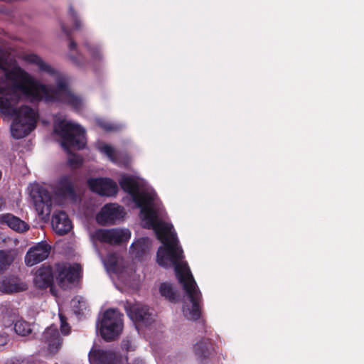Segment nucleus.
<instances>
[{"label": "nucleus", "mask_w": 364, "mask_h": 364, "mask_svg": "<svg viewBox=\"0 0 364 364\" xmlns=\"http://www.w3.org/2000/svg\"><path fill=\"white\" fill-rule=\"evenodd\" d=\"M119 184L140 209L142 226L153 230L157 240L161 242L156 252V262L162 267H173L188 301L183 305L184 316L188 320H198L201 315L202 294L188 263L182 261L183 251L173 225L163 220L165 211L156 193L152 188L143 187L129 174L121 175Z\"/></svg>", "instance_id": "f257e3e1"}, {"label": "nucleus", "mask_w": 364, "mask_h": 364, "mask_svg": "<svg viewBox=\"0 0 364 364\" xmlns=\"http://www.w3.org/2000/svg\"><path fill=\"white\" fill-rule=\"evenodd\" d=\"M53 132L60 138V145L69 155L68 163L70 166H80L82 164L81 157L72 152L70 147L83 149L86 144L85 130L78 124L60 119L53 125Z\"/></svg>", "instance_id": "f03ea898"}, {"label": "nucleus", "mask_w": 364, "mask_h": 364, "mask_svg": "<svg viewBox=\"0 0 364 364\" xmlns=\"http://www.w3.org/2000/svg\"><path fill=\"white\" fill-rule=\"evenodd\" d=\"M60 27L62 31L69 40L68 56L70 61L79 68H85L89 65L95 73H98L104 63L100 46L87 39L85 40L83 45L90 57V60H88L79 50L76 42L71 38L72 29L69 28L64 23H60Z\"/></svg>", "instance_id": "7ed1b4c3"}, {"label": "nucleus", "mask_w": 364, "mask_h": 364, "mask_svg": "<svg viewBox=\"0 0 364 364\" xmlns=\"http://www.w3.org/2000/svg\"><path fill=\"white\" fill-rule=\"evenodd\" d=\"M123 314L114 309H107L100 322H97L100 336L107 341L117 338L123 329Z\"/></svg>", "instance_id": "20e7f679"}, {"label": "nucleus", "mask_w": 364, "mask_h": 364, "mask_svg": "<svg viewBox=\"0 0 364 364\" xmlns=\"http://www.w3.org/2000/svg\"><path fill=\"white\" fill-rule=\"evenodd\" d=\"M54 267L55 277L61 288L67 287L68 284H73L80 277L81 267L79 264L58 262Z\"/></svg>", "instance_id": "39448f33"}, {"label": "nucleus", "mask_w": 364, "mask_h": 364, "mask_svg": "<svg viewBox=\"0 0 364 364\" xmlns=\"http://www.w3.org/2000/svg\"><path fill=\"white\" fill-rule=\"evenodd\" d=\"M30 196L39 215L50 214L53 198L46 188L40 185H35L31 190Z\"/></svg>", "instance_id": "423d86ee"}, {"label": "nucleus", "mask_w": 364, "mask_h": 364, "mask_svg": "<svg viewBox=\"0 0 364 364\" xmlns=\"http://www.w3.org/2000/svg\"><path fill=\"white\" fill-rule=\"evenodd\" d=\"M124 310L129 318L135 325L141 324L144 326L150 325L154 320V314L147 306L139 303L126 301L124 304ZM137 328V326H136Z\"/></svg>", "instance_id": "0eeeda50"}, {"label": "nucleus", "mask_w": 364, "mask_h": 364, "mask_svg": "<svg viewBox=\"0 0 364 364\" xmlns=\"http://www.w3.org/2000/svg\"><path fill=\"white\" fill-rule=\"evenodd\" d=\"M95 237L109 244H121L129 240L131 232L127 228L98 229L95 232Z\"/></svg>", "instance_id": "6e6552de"}, {"label": "nucleus", "mask_w": 364, "mask_h": 364, "mask_svg": "<svg viewBox=\"0 0 364 364\" xmlns=\"http://www.w3.org/2000/svg\"><path fill=\"white\" fill-rule=\"evenodd\" d=\"M87 183L92 192L102 196H114L118 191L117 183L109 178H90Z\"/></svg>", "instance_id": "1a4fd4ad"}, {"label": "nucleus", "mask_w": 364, "mask_h": 364, "mask_svg": "<svg viewBox=\"0 0 364 364\" xmlns=\"http://www.w3.org/2000/svg\"><path fill=\"white\" fill-rule=\"evenodd\" d=\"M125 215L124 208L117 203L105 204L96 216L98 223L113 225L122 220Z\"/></svg>", "instance_id": "9d476101"}, {"label": "nucleus", "mask_w": 364, "mask_h": 364, "mask_svg": "<svg viewBox=\"0 0 364 364\" xmlns=\"http://www.w3.org/2000/svg\"><path fill=\"white\" fill-rule=\"evenodd\" d=\"M50 245L46 241H41L30 247L25 256V263L32 267L48 258L50 252Z\"/></svg>", "instance_id": "9b49d317"}, {"label": "nucleus", "mask_w": 364, "mask_h": 364, "mask_svg": "<svg viewBox=\"0 0 364 364\" xmlns=\"http://www.w3.org/2000/svg\"><path fill=\"white\" fill-rule=\"evenodd\" d=\"M55 278V267L43 264L36 271L33 283L36 287L45 289L52 287Z\"/></svg>", "instance_id": "f8f14e48"}, {"label": "nucleus", "mask_w": 364, "mask_h": 364, "mask_svg": "<svg viewBox=\"0 0 364 364\" xmlns=\"http://www.w3.org/2000/svg\"><path fill=\"white\" fill-rule=\"evenodd\" d=\"M193 352L200 364H208L213 352L211 340L202 338L193 346Z\"/></svg>", "instance_id": "ddd939ff"}, {"label": "nucleus", "mask_w": 364, "mask_h": 364, "mask_svg": "<svg viewBox=\"0 0 364 364\" xmlns=\"http://www.w3.org/2000/svg\"><path fill=\"white\" fill-rule=\"evenodd\" d=\"M42 341L48 346V350L50 353L58 352L62 345V338L58 326L51 325L48 327L42 335Z\"/></svg>", "instance_id": "4468645a"}, {"label": "nucleus", "mask_w": 364, "mask_h": 364, "mask_svg": "<svg viewBox=\"0 0 364 364\" xmlns=\"http://www.w3.org/2000/svg\"><path fill=\"white\" fill-rule=\"evenodd\" d=\"M91 364H118L119 359L115 353L111 350L92 349L88 354Z\"/></svg>", "instance_id": "2eb2a0df"}, {"label": "nucleus", "mask_w": 364, "mask_h": 364, "mask_svg": "<svg viewBox=\"0 0 364 364\" xmlns=\"http://www.w3.org/2000/svg\"><path fill=\"white\" fill-rule=\"evenodd\" d=\"M52 226L56 233L60 235L67 234L73 228L71 220L64 211H57L53 214Z\"/></svg>", "instance_id": "dca6fc26"}, {"label": "nucleus", "mask_w": 364, "mask_h": 364, "mask_svg": "<svg viewBox=\"0 0 364 364\" xmlns=\"http://www.w3.org/2000/svg\"><path fill=\"white\" fill-rule=\"evenodd\" d=\"M151 247V240L148 237H143L132 243L129 252L135 259L142 261L144 257L149 254Z\"/></svg>", "instance_id": "f3484780"}, {"label": "nucleus", "mask_w": 364, "mask_h": 364, "mask_svg": "<svg viewBox=\"0 0 364 364\" xmlns=\"http://www.w3.org/2000/svg\"><path fill=\"white\" fill-rule=\"evenodd\" d=\"M0 225H6L18 232H23L29 229L26 222L11 213L0 214Z\"/></svg>", "instance_id": "a211bd4d"}, {"label": "nucleus", "mask_w": 364, "mask_h": 364, "mask_svg": "<svg viewBox=\"0 0 364 364\" xmlns=\"http://www.w3.org/2000/svg\"><path fill=\"white\" fill-rule=\"evenodd\" d=\"M56 191L60 196L75 198L76 193L75 183L71 176L63 175L59 177L56 183Z\"/></svg>", "instance_id": "6ab92c4d"}, {"label": "nucleus", "mask_w": 364, "mask_h": 364, "mask_svg": "<svg viewBox=\"0 0 364 364\" xmlns=\"http://www.w3.org/2000/svg\"><path fill=\"white\" fill-rule=\"evenodd\" d=\"M27 285L18 277H6L0 282V291L3 293L11 294L25 291Z\"/></svg>", "instance_id": "aec40b11"}, {"label": "nucleus", "mask_w": 364, "mask_h": 364, "mask_svg": "<svg viewBox=\"0 0 364 364\" xmlns=\"http://www.w3.org/2000/svg\"><path fill=\"white\" fill-rule=\"evenodd\" d=\"M18 311L10 302L0 304V319L5 327L11 326L17 320Z\"/></svg>", "instance_id": "412c9836"}, {"label": "nucleus", "mask_w": 364, "mask_h": 364, "mask_svg": "<svg viewBox=\"0 0 364 364\" xmlns=\"http://www.w3.org/2000/svg\"><path fill=\"white\" fill-rule=\"evenodd\" d=\"M161 295L171 303L178 301V296L170 283L163 282L159 287Z\"/></svg>", "instance_id": "4be33fe9"}, {"label": "nucleus", "mask_w": 364, "mask_h": 364, "mask_svg": "<svg viewBox=\"0 0 364 364\" xmlns=\"http://www.w3.org/2000/svg\"><path fill=\"white\" fill-rule=\"evenodd\" d=\"M14 325L15 332L21 336H26L32 333L31 324L23 319H17Z\"/></svg>", "instance_id": "5701e85b"}, {"label": "nucleus", "mask_w": 364, "mask_h": 364, "mask_svg": "<svg viewBox=\"0 0 364 364\" xmlns=\"http://www.w3.org/2000/svg\"><path fill=\"white\" fill-rule=\"evenodd\" d=\"M97 149L100 152L106 156L110 161L114 164L117 163V152L112 146L102 142L98 144Z\"/></svg>", "instance_id": "b1692460"}, {"label": "nucleus", "mask_w": 364, "mask_h": 364, "mask_svg": "<svg viewBox=\"0 0 364 364\" xmlns=\"http://www.w3.org/2000/svg\"><path fill=\"white\" fill-rule=\"evenodd\" d=\"M96 122L100 128L106 132H117L124 127L122 124L112 122L104 119H97Z\"/></svg>", "instance_id": "393cba45"}, {"label": "nucleus", "mask_w": 364, "mask_h": 364, "mask_svg": "<svg viewBox=\"0 0 364 364\" xmlns=\"http://www.w3.org/2000/svg\"><path fill=\"white\" fill-rule=\"evenodd\" d=\"M71 306L74 313L77 316H80L83 313V309H85V301L82 297L75 296L71 301Z\"/></svg>", "instance_id": "a878e982"}, {"label": "nucleus", "mask_w": 364, "mask_h": 364, "mask_svg": "<svg viewBox=\"0 0 364 364\" xmlns=\"http://www.w3.org/2000/svg\"><path fill=\"white\" fill-rule=\"evenodd\" d=\"M68 14L73 22L74 28L77 31L82 30L83 28V23L78 14L73 9L71 6L69 7Z\"/></svg>", "instance_id": "bb28decb"}, {"label": "nucleus", "mask_w": 364, "mask_h": 364, "mask_svg": "<svg viewBox=\"0 0 364 364\" xmlns=\"http://www.w3.org/2000/svg\"><path fill=\"white\" fill-rule=\"evenodd\" d=\"M103 263L108 272L115 273L117 272V262L113 255H109Z\"/></svg>", "instance_id": "cd10ccee"}, {"label": "nucleus", "mask_w": 364, "mask_h": 364, "mask_svg": "<svg viewBox=\"0 0 364 364\" xmlns=\"http://www.w3.org/2000/svg\"><path fill=\"white\" fill-rule=\"evenodd\" d=\"M10 265L8 255L4 250H0V273Z\"/></svg>", "instance_id": "c85d7f7f"}, {"label": "nucleus", "mask_w": 364, "mask_h": 364, "mask_svg": "<svg viewBox=\"0 0 364 364\" xmlns=\"http://www.w3.org/2000/svg\"><path fill=\"white\" fill-rule=\"evenodd\" d=\"M59 318L60 321L61 333L65 336L68 335L70 333V327L67 322V318L61 313L59 314Z\"/></svg>", "instance_id": "c756f323"}, {"label": "nucleus", "mask_w": 364, "mask_h": 364, "mask_svg": "<svg viewBox=\"0 0 364 364\" xmlns=\"http://www.w3.org/2000/svg\"><path fill=\"white\" fill-rule=\"evenodd\" d=\"M7 364H34V363L31 358H13Z\"/></svg>", "instance_id": "7c9ffc66"}, {"label": "nucleus", "mask_w": 364, "mask_h": 364, "mask_svg": "<svg viewBox=\"0 0 364 364\" xmlns=\"http://www.w3.org/2000/svg\"><path fill=\"white\" fill-rule=\"evenodd\" d=\"M121 346L122 348L126 351L134 350L132 346V341L129 338H126L122 340Z\"/></svg>", "instance_id": "2f4dec72"}, {"label": "nucleus", "mask_w": 364, "mask_h": 364, "mask_svg": "<svg viewBox=\"0 0 364 364\" xmlns=\"http://www.w3.org/2000/svg\"><path fill=\"white\" fill-rule=\"evenodd\" d=\"M127 364H146L145 361L139 358L134 359L131 363H128Z\"/></svg>", "instance_id": "473e14b6"}, {"label": "nucleus", "mask_w": 364, "mask_h": 364, "mask_svg": "<svg viewBox=\"0 0 364 364\" xmlns=\"http://www.w3.org/2000/svg\"><path fill=\"white\" fill-rule=\"evenodd\" d=\"M200 324L201 325L202 327H204V323L203 322L200 323Z\"/></svg>", "instance_id": "72a5a7b5"}]
</instances>
